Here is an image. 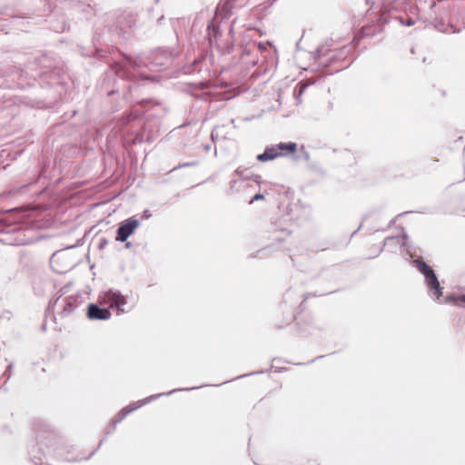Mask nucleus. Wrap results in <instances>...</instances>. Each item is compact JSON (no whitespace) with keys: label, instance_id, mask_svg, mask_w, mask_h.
I'll return each instance as SVG.
<instances>
[{"label":"nucleus","instance_id":"nucleus-1","mask_svg":"<svg viewBox=\"0 0 465 465\" xmlns=\"http://www.w3.org/2000/svg\"><path fill=\"white\" fill-rule=\"evenodd\" d=\"M37 209H17L0 219V233H19L23 230L36 229L42 225L36 219Z\"/></svg>","mask_w":465,"mask_h":465},{"label":"nucleus","instance_id":"nucleus-2","mask_svg":"<svg viewBox=\"0 0 465 465\" xmlns=\"http://www.w3.org/2000/svg\"><path fill=\"white\" fill-rule=\"evenodd\" d=\"M412 264L424 275L430 294L438 300L442 295V291L435 272L425 262L419 259L413 260Z\"/></svg>","mask_w":465,"mask_h":465},{"label":"nucleus","instance_id":"nucleus-3","mask_svg":"<svg viewBox=\"0 0 465 465\" xmlns=\"http://www.w3.org/2000/svg\"><path fill=\"white\" fill-rule=\"evenodd\" d=\"M136 67H139L138 63L130 59L124 63H115L113 67L114 74L120 79H122L124 82L125 80H129V82L124 85V88H126L129 92H131L133 88L131 82H134L138 76V73L135 74L134 72H131V69L134 71Z\"/></svg>","mask_w":465,"mask_h":465},{"label":"nucleus","instance_id":"nucleus-4","mask_svg":"<svg viewBox=\"0 0 465 465\" xmlns=\"http://www.w3.org/2000/svg\"><path fill=\"white\" fill-rule=\"evenodd\" d=\"M197 387L195 388H192L191 390H193V389H196ZM186 389H177V390H173L171 391H168V392H165V393H158V394H154V395H151L143 400H141V401H138L129 406H126L124 408H123L119 412L118 414L112 420V422L114 424V426H115L118 422H121L128 414H130L131 412H133L134 411L141 408L142 406L145 405L146 403H149L150 401H153V400H156L158 399L159 397L161 396H163V395H171L173 393H174L175 391H185Z\"/></svg>","mask_w":465,"mask_h":465},{"label":"nucleus","instance_id":"nucleus-5","mask_svg":"<svg viewBox=\"0 0 465 465\" xmlns=\"http://www.w3.org/2000/svg\"><path fill=\"white\" fill-rule=\"evenodd\" d=\"M297 149V144L295 143H280L276 146L268 147L262 153L257 155V160L260 162L271 161L278 156H283L286 153L283 151H288L290 153L295 152Z\"/></svg>","mask_w":465,"mask_h":465},{"label":"nucleus","instance_id":"nucleus-6","mask_svg":"<svg viewBox=\"0 0 465 465\" xmlns=\"http://www.w3.org/2000/svg\"><path fill=\"white\" fill-rule=\"evenodd\" d=\"M104 298L107 299L108 302H110L111 308H115L117 310L118 314L125 312L124 305L126 304V298L119 291L111 289L105 292H104L99 296L101 303H104Z\"/></svg>","mask_w":465,"mask_h":465},{"label":"nucleus","instance_id":"nucleus-7","mask_svg":"<svg viewBox=\"0 0 465 465\" xmlns=\"http://www.w3.org/2000/svg\"><path fill=\"white\" fill-rule=\"evenodd\" d=\"M138 225V220L134 218L127 219L118 227L116 240L125 242L134 233Z\"/></svg>","mask_w":465,"mask_h":465},{"label":"nucleus","instance_id":"nucleus-8","mask_svg":"<svg viewBox=\"0 0 465 465\" xmlns=\"http://www.w3.org/2000/svg\"><path fill=\"white\" fill-rule=\"evenodd\" d=\"M87 317L94 321H106L111 317V312L108 308H100L95 303L88 305Z\"/></svg>","mask_w":465,"mask_h":465},{"label":"nucleus","instance_id":"nucleus-9","mask_svg":"<svg viewBox=\"0 0 465 465\" xmlns=\"http://www.w3.org/2000/svg\"><path fill=\"white\" fill-rule=\"evenodd\" d=\"M64 306L62 310V313L66 316L72 313L80 304V297L70 295L65 297L64 300Z\"/></svg>","mask_w":465,"mask_h":465},{"label":"nucleus","instance_id":"nucleus-10","mask_svg":"<svg viewBox=\"0 0 465 465\" xmlns=\"http://www.w3.org/2000/svg\"><path fill=\"white\" fill-rule=\"evenodd\" d=\"M407 235H402V237L395 236V237H387L385 239L384 244H387L389 242H395L400 245H406Z\"/></svg>","mask_w":465,"mask_h":465},{"label":"nucleus","instance_id":"nucleus-11","mask_svg":"<svg viewBox=\"0 0 465 465\" xmlns=\"http://www.w3.org/2000/svg\"><path fill=\"white\" fill-rule=\"evenodd\" d=\"M207 29L209 31L208 36H209L210 44L212 45V36H213L214 38L217 37V35L219 34V28L216 27L214 25H213V23H211L208 25Z\"/></svg>","mask_w":465,"mask_h":465},{"label":"nucleus","instance_id":"nucleus-12","mask_svg":"<svg viewBox=\"0 0 465 465\" xmlns=\"http://www.w3.org/2000/svg\"><path fill=\"white\" fill-rule=\"evenodd\" d=\"M26 243H28L27 239L20 238L18 236L14 240V242H12V244H15V245H23V244H26Z\"/></svg>","mask_w":465,"mask_h":465},{"label":"nucleus","instance_id":"nucleus-13","mask_svg":"<svg viewBox=\"0 0 465 465\" xmlns=\"http://www.w3.org/2000/svg\"><path fill=\"white\" fill-rule=\"evenodd\" d=\"M399 20L401 25H406V26H411L415 24L414 20L411 18H409L407 21H404V19L402 17H401Z\"/></svg>","mask_w":465,"mask_h":465},{"label":"nucleus","instance_id":"nucleus-14","mask_svg":"<svg viewBox=\"0 0 465 465\" xmlns=\"http://www.w3.org/2000/svg\"><path fill=\"white\" fill-rule=\"evenodd\" d=\"M369 31V28L367 26H363L361 30V37H364V36H369L371 35V34L368 32Z\"/></svg>","mask_w":465,"mask_h":465},{"label":"nucleus","instance_id":"nucleus-15","mask_svg":"<svg viewBox=\"0 0 465 465\" xmlns=\"http://www.w3.org/2000/svg\"><path fill=\"white\" fill-rule=\"evenodd\" d=\"M263 198H264V196H263L262 194H261V193H256V194L252 198V200L249 202V203L251 204V203H252L253 202L258 201V200H262V199H263Z\"/></svg>","mask_w":465,"mask_h":465},{"label":"nucleus","instance_id":"nucleus-16","mask_svg":"<svg viewBox=\"0 0 465 465\" xmlns=\"http://www.w3.org/2000/svg\"><path fill=\"white\" fill-rule=\"evenodd\" d=\"M458 300L465 302V294L461 295L460 298H458ZM449 301H454L455 302H457V299L452 298V297H447L446 302H449Z\"/></svg>","mask_w":465,"mask_h":465},{"label":"nucleus","instance_id":"nucleus-17","mask_svg":"<svg viewBox=\"0 0 465 465\" xmlns=\"http://www.w3.org/2000/svg\"><path fill=\"white\" fill-rule=\"evenodd\" d=\"M137 118V115H134L133 113H130L124 120V124L129 123L131 120Z\"/></svg>","mask_w":465,"mask_h":465},{"label":"nucleus","instance_id":"nucleus-18","mask_svg":"<svg viewBox=\"0 0 465 465\" xmlns=\"http://www.w3.org/2000/svg\"><path fill=\"white\" fill-rule=\"evenodd\" d=\"M308 84H300V89H299V93H298V95H302L303 94V92L305 91V89L307 88Z\"/></svg>","mask_w":465,"mask_h":465},{"label":"nucleus","instance_id":"nucleus-19","mask_svg":"<svg viewBox=\"0 0 465 465\" xmlns=\"http://www.w3.org/2000/svg\"><path fill=\"white\" fill-rule=\"evenodd\" d=\"M151 217V213L148 211V210H145L143 213V215H142V218L143 219H148Z\"/></svg>","mask_w":465,"mask_h":465},{"label":"nucleus","instance_id":"nucleus-20","mask_svg":"<svg viewBox=\"0 0 465 465\" xmlns=\"http://www.w3.org/2000/svg\"><path fill=\"white\" fill-rule=\"evenodd\" d=\"M215 132H216V129H213L211 134V138L213 141H215V139H216Z\"/></svg>","mask_w":465,"mask_h":465},{"label":"nucleus","instance_id":"nucleus-21","mask_svg":"<svg viewBox=\"0 0 465 465\" xmlns=\"http://www.w3.org/2000/svg\"><path fill=\"white\" fill-rule=\"evenodd\" d=\"M258 48H259L260 50H264L266 47H265V45H264L263 44L259 43V44H258Z\"/></svg>","mask_w":465,"mask_h":465},{"label":"nucleus","instance_id":"nucleus-22","mask_svg":"<svg viewBox=\"0 0 465 465\" xmlns=\"http://www.w3.org/2000/svg\"><path fill=\"white\" fill-rule=\"evenodd\" d=\"M203 149H204V151H205V152H208V151H210V150H211V145H210V144H205V145L203 146Z\"/></svg>","mask_w":465,"mask_h":465},{"label":"nucleus","instance_id":"nucleus-23","mask_svg":"<svg viewBox=\"0 0 465 465\" xmlns=\"http://www.w3.org/2000/svg\"><path fill=\"white\" fill-rule=\"evenodd\" d=\"M195 163H183L182 166H191V165H194Z\"/></svg>","mask_w":465,"mask_h":465},{"label":"nucleus","instance_id":"nucleus-24","mask_svg":"<svg viewBox=\"0 0 465 465\" xmlns=\"http://www.w3.org/2000/svg\"><path fill=\"white\" fill-rule=\"evenodd\" d=\"M308 297H309V294H306V295L304 296V300L308 299Z\"/></svg>","mask_w":465,"mask_h":465},{"label":"nucleus","instance_id":"nucleus-25","mask_svg":"<svg viewBox=\"0 0 465 465\" xmlns=\"http://www.w3.org/2000/svg\"><path fill=\"white\" fill-rule=\"evenodd\" d=\"M272 2H276L277 0H272Z\"/></svg>","mask_w":465,"mask_h":465}]
</instances>
